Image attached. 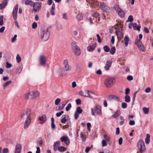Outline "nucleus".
I'll use <instances>...</instances> for the list:
<instances>
[{
  "mask_svg": "<svg viewBox=\"0 0 153 153\" xmlns=\"http://www.w3.org/2000/svg\"><path fill=\"white\" fill-rule=\"evenodd\" d=\"M39 93L38 91H33L26 94L25 96V98L26 100L34 99L38 97Z\"/></svg>",
  "mask_w": 153,
  "mask_h": 153,
  "instance_id": "f257e3e1",
  "label": "nucleus"
},
{
  "mask_svg": "<svg viewBox=\"0 0 153 153\" xmlns=\"http://www.w3.org/2000/svg\"><path fill=\"white\" fill-rule=\"evenodd\" d=\"M42 32L40 34L41 38L44 41L48 40L50 36V33L48 28H46L42 29Z\"/></svg>",
  "mask_w": 153,
  "mask_h": 153,
  "instance_id": "f03ea898",
  "label": "nucleus"
},
{
  "mask_svg": "<svg viewBox=\"0 0 153 153\" xmlns=\"http://www.w3.org/2000/svg\"><path fill=\"white\" fill-rule=\"evenodd\" d=\"M63 64L64 65V69L62 70L61 73L62 74L65 75L67 74V71L71 69V66L69 65L68 61L67 59H65L64 60Z\"/></svg>",
  "mask_w": 153,
  "mask_h": 153,
  "instance_id": "7ed1b4c3",
  "label": "nucleus"
},
{
  "mask_svg": "<svg viewBox=\"0 0 153 153\" xmlns=\"http://www.w3.org/2000/svg\"><path fill=\"white\" fill-rule=\"evenodd\" d=\"M94 111L97 114L100 115L102 114L101 108V106L98 104H96L95 105L94 109L93 108H91V114L93 116H94L95 114Z\"/></svg>",
  "mask_w": 153,
  "mask_h": 153,
  "instance_id": "20e7f679",
  "label": "nucleus"
},
{
  "mask_svg": "<svg viewBox=\"0 0 153 153\" xmlns=\"http://www.w3.org/2000/svg\"><path fill=\"white\" fill-rule=\"evenodd\" d=\"M31 113V110L27 109L24 110L21 114V118L23 120L30 118V115Z\"/></svg>",
  "mask_w": 153,
  "mask_h": 153,
  "instance_id": "39448f33",
  "label": "nucleus"
},
{
  "mask_svg": "<svg viewBox=\"0 0 153 153\" xmlns=\"http://www.w3.org/2000/svg\"><path fill=\"white\" fill-rule=\"evenodd\" d=\"M85 93L87 94V95H84V92H83L82 91H81L79 92V94L82 96L88 97L92 99H94L95 98L96 95L93 92L87 90L85 91Z\"/></svg>",
  "mask_w": 153,
  "mask_h": 153,
  "instance_id": "423d86ee",
  "label": "nucleus"
},
{
  "mask_svg": "<svg viewBox=\"0 0 153 153\" xmlns=\"http://www.w3.org/2000/svg\"><path fill=\"white\" fill-rule=\"evenodd\" d=\"M71 48L74 53L76 55L79 56L80 55V49L76 43L72 42L71 43Z\"/></svg>",
  "mask_w": 153,
  "mask_h": 153,
  "instance_id": "0eeeda50",
  "label": "nucleus"
},
{
  "mask_svg": "<svg viewBox=\"0 0 153 153\" xmlns=\"http://www.w3.org/2000/svg\"><path fill=\"white\" fill-rule=\"evenodd\" d=\"M116 29V33L118 38H121L123 37V34L122 33V28L120 25L116 24L115 27Z\"/></svg>",
  "mask_w": 153,
  "mask_h": 153,
  "instance_id": "6e6552de",
  "label": "nucleus"
},
{
  "mask_svg": "<svg viewBox=\"0 0 153 153\" xmlns=\"http://www.w3.org/2000/svg\"><path fill=\"white\" fill-rule=\"evenodd\" d=\"M137 146L139 149V151L141 152L145 151L146 148L144 141L142 139H140L137 143Z\"/></svg>",
  "mask_w": 153,
  "mask_h": 153,
  "instance_id": "1a4fd4ad",
  "label": "nucleus"
},
{
  "mask_svg": "<svg viewBox=\"0 0 153 153\" xmlns=\"http://www.w3.org/2000/svg\"><path fill=\"white\" fill-rule=\"evenodd\" d=\"M114 80V79L113 77L108 78L105 80V84L107 87H110L113 85Z\"/></svg>",
  "mask_w": 153,
  "mask_h": 153,
  "instance_id": "9d476101",
  "label": "nucleus"
},
{
  "mask_svg": "<svg viewBox=\"0 0 153 153\" xmlns=\"http://www.w3.org/2000/svg\"><path fill=\"white\" fill-rule=\"evenodd\" d=\"M39 65L42 66H45L46 64L47 61V58L45 56L40 55L39 58Z\"/></svg>",
  "mask_w": 153,
  "mask_h": 153,
  "instance_id": "9b49d317",
  "label": "nucleus"
},
{
  "mask_svg": "<svg viewBox=\"0 0 153 153\" xmlns=\"http://www.w3.org/2000/svg\"><path fill=\"white\" fill-rule=\"evenodd\" d=\"M41 2H35L34 3L33 9L32 12H33V11L35 12L39 11L41 8Z\"/></svg>",
  "mask_w": 153,
  "mask_h": 153,
  "instance_id": "f8f14e48",
  "label": "nucleus"
},
{
  "mask_svg": "<svg viewBox=\"0 0 153 153\" xmlns=\"http://www.w3.org/2000/svg\"><path fill=\"white\" fill-rule=\"evenodd\" d=\"M99 6L100 8L103 11L107 13H109L111 11L110 8L103 3H100L99 4Z\"/></svg>",
  "mask_w": 153,
  "mask_h": 153,
  "instance_id": "ddd939ff",
  "label": "nucleus"
},
{
  "mask_svg": "<svg viewBox=\"0 0 153 153\" xmlns=\"http://www.w3.org/2000/svg\"><path fill=\"white\" fill-rule=\"evenodd\" d=\"M136 43L137 46L139 49L143 52L145 51V48L144 46L142 45V42L141 40L136 39Z\"/></svg>",
  "mask_w": 153,
  "mask_h": 153,
  "instance_id": "4468645a",
  "label": "nucleus"
},
{
  "mask_svg": "<svg viewBox=\"0 0 153 153\" xmlns=\"http://www.w3.org/2000/svg\"><path fill=\"white\" fill-rule=\"evenodd\" d=\"M18 7V4H17L14 7L13 12V16L15 20L17 19V13Z\"/></svg>",
  "mask_w": 153,
  "mask_h": 153,
  "instance_id": "2eb2a0df",
  "label": "nucleus"
},
{
  "mask_svg": "<svg viewBox=\"0 0 153 153\" xmlns=\"http://www.w3.org/2000/svg\"><path fill=\"white\" fill-rule=\"evenodd\" d=\"M22 149V146L19 143L17 144L16 146L15 151V153H21Z\"/></svg>",
  "mask_w": 153,
  "mask_h": 153,
  "instance_id": "dca6fc26",
  "label": "nucleus"
},
{
  "mask_svg": "<svg viewBox=\"0 0 153 153\" xmlns=\"http://www.w3.org/2000/svg\"><path fill=\"white\" fill-rule=\"evenodd\" d=\"M112 61L111 60H108L106 61L104 68L106 71H108L109 68L111 66L112 64Z\"/></svg>",
  "mask_w": 153,
  "mask_h": 153,
  "instance_id": "f3484780",
  "label": "nucleus"
},
{
  "mask_svg": "<svg viewBox=\"0 0 153 153\" xmlns=\"http://www.w3.org/2000/svg\"><path fill=\"white\" fill-rule=\"evenodd\" d=\"M31 122V118L26 119L24 123V128L26 129L28 128Z\"/></svg>",
  "mask_w": 153,
  "mask_h": 153,
  "instance_id": "a211bd4d",
  "label": "nucleus"
},
{
  "mask_svg": "<svg viewBox=\"0 0 153 153\" xmlns=\"http://www.w3.org/2000/svg\"><path fill=\"white\" fill-rule=\"evenodd\" d=\"M108 99L110 101H111L113 100H117L118 99V98L115 95H111L108 96Z\"/></svg>",
  "mask_w": 153,
  "mask_h": 153,
  "instance_id": "6ab92c4d",
  "label": "nucleus"
},
{
  "mask_svg": "<svg viewBox=\"0 0 153 153\" xmlns=\"http://www.w3.org/2000/svg\"><path fill=\"white\" fill-rule=\"evenodd\" d=\"M96 44H95L92 45L88 46L87 48V50L89 51H93L96 47Z\"/></svg>",
  "mask_w": 153,
  "mask_h": 153,
  "instance_id": "aec40b11",
  "label": "nucleus"
},
{
  "mask_svg": "<svg viewBox=\"0 0 153 153\" xmlns=\"http://www.w3.org/2000/svg\"><path fill=\"white\" fill-rule=\"evenodd\" d=\"M68 102V101L67 100H65L62 102L61 103L59 107V109H62L65 106Z\"/></svg>",
  "mask_w": 153,
  "mask_h": 153,
  "instance_id": "412c9836",
  "label": "nucleus"
},
{
  "mask_svg": "<svg viewBox=\"0 0 153 153\" xmlns=\"http://www.w3.org/2000/svg\"><path fill=\"white\" fill-rule=\"evenodd\" d=\"M8 3L7 0H4L0 4V9H2L3 8L7 5Z\"/></svg>",
  "mask_w": 153,
  "mask_h": 153,
  "instance_id": "4be33fe9",
  "label": "nucleus"
},
{
  "mask_svg": "<svg viewBox=\"0 0 153 153\" xmlns=\"http://www.w3.org/2000/svg\"><path fill=\"white\" fill-rule=\"evenodd\" d=\"M133 27L134 30H137L139 31H140V25L137 26L136 23H134L133 24Z\"/></svg>",
  "mask_w": 153,
  "mask_h": 153,
  "instance_id": "5701e85b",
  "label": "nucleus"
},
{
  "mask_svg": "<svg viewBox=\"0 0 153 153\" xmlns=\"http://www.w3.org/2000/svg\"><path fill=\"white\" fill-rule=\"evenodd\" d=\"M129 39L128 36H125L124 39V42L125 44L126 47H127L129 41ZM123 40L122 42H123Z\"/></svg>",
  "mask_w": 153,
  "mask_h": 153,
  "instance_id": "b1692460",
  "label": "nucleus"
},
{
  "mask_svg": "<svg viewBox=\"0 0 153 153\" xmlns=\"http://www.w3.org/2000/svg\"><path fill=\"white\" fill-rule=\"evenodd\" d=\"M39 120L43 122H45L46 120V116L45 114H43L41 116L39 117Z\"/></svg>",
  "mask_w": 153,
  "mask_h": 153,
  "instance_id": "393cba45",
  "label": "nucleus"
},
{
  "mask_svg": "<svg viewBox=\"0 0 153 153\" xmlns=\"http://www.w3.org/2000/svg\"><path fill=\"white\" fill-rule=\"evenodd\" d=\"M43 142V140L41 137L39 138L37 141V144L39 146H42Z\"/></svg>",
  "mask_w": 153,
  "mask_h": 153,
  "instance_id": "a878e982",
  "label": "nucleus"
},
{
  "mask_svg": "<svg viewBox=\"0 0 153 153\" xmlns=\"http://www.w3.org/2000/svg\"><path fill=\"white\" fill-rule=\"evenodd\" d=\"M80 137L83 141H85L86 139L85 134L84 132H82L80 133Z\"/></svg>",
  "mask_w": 153,
  "mask_h": 153,
  "instance_id": "bb28decb",
  "label": "nucleus"
},
{
  "mask_svg": "<svg viewBox=\"0 0 153 153\" xmlns=\"http://www.w3.org/2000/svg\"><path fill=\"white\" fill-rule=\"evenodd\" d=\"M120 111L119 110H117L114 114L112 117L114 118H116L119 116L120 114Z\"/></svg>",
  "mask_w": 153,
  "mask_h": 153,
  "instance_id": "cd10ccee",
  "label": "nucleus"
},
{
  "mask_svg": "<svg viewBox=\"0 0 153 153\" xmlns=\"http://www.w3.org/2000/svg\"><path fill=\"white\" fill-rule=\"evenodd\" d=\"M58 150L60 152H63L65 151L67 149L66 148L62 146H59L58 148Z\"/></svg>",
  "mask_w": 153,
  "mask_h": 153,
  "instance_id": "c85d7f7f",
  "label": "nucleus"
},
{
  "mask_svg": "<svg viewBox=\"0 0 153 153\" xmlns=\"http://www.w3.org/2000/svg\"><path fill=\"white\" fill-rule=\"evenodd\" d=\"M150 135L147 134H146V137L145 139V143L146 144H148L150 142Z\"/></svg>",
  "mask_w": 153,
  "mask_h": 153,
  "instance_id": "c756f323",
  "label": "nucleus"
},
{
  "mask_svg": "<svg viewBox=\"0 0 153 153\" xmlns=\"http://www.w3.org/2000/svg\"><path fill=\"white\" fill-rule=\"evenodd\" d=\"M118 15L121 17H123L124 14H125V13L121 9V10L117 12Z\"/></svg>",
  "mask_w": 153,
  "mask_h": 153,
  "instance_id": "7c9ffc66",
  "label": "nucleus"
},
{
  "mask_svg": "<svg viewBox=\"0 0 153 153\" xmlns=\"http://www.w3.org/2000/svg\"><path fill=\"white\" fill-rule=\"evenodd\" d=\"M62 117V118L61 120V122L63 123H65L67 121V120L65 117V115H63Z\"/></svg>",
  "mask_w": 153,
  "mask_h": 153,
  "instance_id": "2f4dec72",
  "label": "nucleus"
},
{
  "mask_svg": "<svg viewBox=\"0 0 153 153\" xmlns=\"http://www.w3.org/2000/svg\"><path fill=\"white\" fill-rule=\"evenodd\" d=\"M125 101L127 102H129L130 101V97L129 96L126 95L125 97Z\"/></svg>",
  "mask_w": 153,
  "mask_h": 153,
  "instance_id": "473e14b6",
  "label": "nucleus"
},
{
  "mask_svg": "<svg viewBox=\"0 0 153 153\" xmlns=\"http://www.w3.org/2000/svg\"><path fill=\"white\" fill-rule=\"evenodd\" d=\"M51 127L53 129H54L55 128V126L54 124V119L53 117H52L51 118Z\"/></svg>",
  "mask_w": 153,
  "mask_h": 153,
  "instance_id": "72a5a7b5",
  "label": "nucleus"
},
{
  "mask_svg": "<svg viewBox=\"0 0 153 153\" xmlns=\"http://www.w3.org/2000/svg\"><path fill=\"white\" fill-rule=\"evenodd\" d=\"M82 110L81 109L80 107H78L76 108V110L75 112H76L77 113L80 114L82 112Z\"/></svg>",
  "mask_w": 153,
  "mask_h": 153,
  "instance_id": "f704fd0d",
  "label": "nucleus"
},
{
  "mask_svg": "<svg viewBox=\"0 0 153 153\" xmlns=\"http://www.w3.org/2000/svg\"><path fill=\"white\" fill-rule=\"evenodd\" d=\"M63 27L61 23H58L56 25V29L58 30H59L62 29Z\"/></svg>",
  "mask_w": 153,
  "mask_h": 153,
  "instance_id": "c9c22d12",
  "label": "nucleus"
},
{
  "mask_svg": "<svg viewBox=\"0 0 153 153\" xmlns=\"http://www.w3.org/2000/svg\"><path fill=\"white\" fill-rule=\"evenodd\" d=\"M110 53L112 54H113L116 51V49L115 47L113 46L112 47L111 50H110Z\"/></svg>",
  "mask_w": 153,
  "mask_h": 153,
  "instance_id": "e433bc0d",
  "label": "nucleus"
},
{
  "mask_svg": "<svg viewBox=\"0 0 153 153\" xmlns=\"http://www.w3.org/2000/svg\"><path fill=\"white\" fill-rule=\"evenodd\" d=\"M103 49L105 52H108L110 50L109 48L107 45H105L103 47Z\"/></svg>",
  "mask_w": 153,
  "mask_h": 153,
  "instance_id": "4c0bfd02",
  "label": "nucleus"
},
{
  "mask_svg": "<svg viewBox=\"0 0 153 153\" xmlns=\"http://www.w3.org/2000/svg\"><path fill=\"white\" fill-rule=\"evenodd\" d=\"M68 138V137L67 136H63L61 138L60 140L62 142L64 141L65 142V141H66V140H67Z\"/></svg>",
  "mask_w": 153,
  "mask_h": 153,
  "instance_id": "58836bf2",
  "label": "nucleus"
},
{
  "mask_svg": "<svg viewBox=\"0 0 153 153\" xmlns=\"http://www.w3.org/2000/svg\"><path fill=\"white\" fill-rule=\"evenodd\" d=\"M22 68L23 67L22 65H19L17 68V72L19 74L22 71Z\"/></svg>",
  "mask_w": 153,
  "mask_h": 153,
  "instance_id": "ea45409f",
  "label": "nucleus"
},
{
  "mask_svg": "<svg viewBox=\"0 0 153 153\" xmlns=\"http://www.w3.org/2000/svg\"><path fill=\"white\" fill-rule=\"evenodd\" d=\"M104 137L105 139V140L108 142H110V140L109 137L106 134H105L104 136Z\"/></svg>",
  "mask_w": 153,
  "mask_h": 153,
  "instance_id": "a19ab883",
  "label": "nucleus"
},
{
  "mask_svg": "<svg viewBox=\"0 0 153 153\" xmlns=\"http://www.w3.org/2000/svg\"><path fill=\"white\" fill-rule=\"evenodd\" d=\"M143 110L144 112V113L145 114H147L148 113L149 111V109L148 108H146V107H144L143 108Z\"/></svg>",
  "mask_w": 153,
  "mask_h": 153,
  "instance_id": "79ce46f5",
  "label": "nucleus"
},
{
  "mask_svg": "<svg viewBox=\"0 0 153 153\" xmlns=\"http://www.w3.org/2000/svg\"><path fill=\"white\" fill-rule=\"evenodd\" d=\"M133 20V18L132 15L129 16L128 19L126 21V22H131Z\"/></svg>",
  "mask_w": 153,
  "mask_h": 153,
  "instance_id": "37998d69",
  "label": "nucleus"
},
{
  "mask_svg": "<svg viewBox=\"0 0 153 153\" xmlns=\"http://www.w3.org/2000/svg\"><path fill=\"white\" fill-rule=\"evenodd\" d=\"M16 60L18 63L20 62L21 61V58L19 54H18L16 57Z\"/></svg>",
  "mask_w": 153,
  "mask_h": 153,
  "instance_id": "c03bdc74",
  "label": "nucleus"
},
{
  "mask_svg": "<svg viewBox=\"0 0 153 153\" xmlns=\"http://www.w3.org/2000/svg\"><path fill=\"white\" fill-rule=\"evenodd\" d=\"M12 82L11 81H7L3 85V87L4 88H5V87L7 85H9Z\"/></svg>",
  "mask_w": 153,
  "mask_h": 153,
  "instance_id": "a18cd8bd",
  "label": "nucleus"
},
{
  "mask_svg": "<svg viewBox=\"0 0 153 153\" xmlns=\"http://www.w3.org/2000/svg\"><path fill=\"white\" fill-rule=\"evenodd\" d=\"M71 107V103H69L66 107V110L67 111H69Z\"/></svg>",
  "mask_w": 153,
  "mask_h": 153,
  "instance_id": "49530a36",
  "label": "nucleus"
},
{
  "mask_svg": "<svg viewBox=\"0 0 153 153\" xmlns=\"http://www.w3.org/2000/svg\"><path fill=\"white\" fill-rule=\"evenodd\" d=\"M3 25V16H0V25L2 26Z\"/></svg>",
  "mask_w": 153,
  "mask_h": 153,
  "instance_id": "de8ad7c7",
  "label": "nucleus"
},
{
  "mask_svg": "<svg viewBox=\"0 0 153 153\" xmlns=\"http://www.w3.org/2000/svg\"><path fill=\"white\" fill-rule=\"evenodd\" d=\"M17 37V35H15L11 40V42L13 43L16 40V38Z\"/></svg>",
  "mask_w": 153,
  "mask_h": 153,
  "instance_id": "09e8293b",
  "label": "nucleus"
},
{
  "mask_svg": "<svg viewBox=\"0 0 153 153\" xmlns=\"http://www.w3.org/2000/svg\"><path fill=\"white\" fill-rule=\"evenodd\" d=\"M114 9L115 10L118 12L119 11L121 10V9L119 7L118 5H116L114 7Z\"/></svg>",
  "mask_w": 153,
  "mask_h": 153,
  "instance_id": "8fccbe9b",
  "label": "nucleus"
},
{
  "mask_svg": "<svg viewBox=\"0 0 153 153\" xmlns=\"http://www.w3.org/2000/svg\"><path fill=\"white\" fill-rule=\"evenodd\" d=\"M122 108H126L127 107V104L126 102H123L121 105Z\"/></svg>",
  "mask_w": 153,
  "mask_h": 153,
  "instance_id": "3c124183",
  "label": "nucleus"
},
{
  "mask_svg": "<svg viewBox=\"0 0 153 153\" xmlns=\"http://www.w3.org/2000/svg\"><path fill=\"white\" fill-rule=\"evenodd\" d=\"M61 100L59 98L56 99L55 101V103L56 105H57L59 104V103L60 102Z\"/></svg>",
  "mask_w": 153,
  "mask_h": 153,
  "instance_id": "603ef678",
  "label": "nucleus"
},
{
  "mask_svg": "<svg viewBox=\"0 0 153 153\" xmlns=\"http://www.w3.org/2000/svg\"><path fill=\"white\" fill-rule=\"evenodd\" d=\"M31 3H33V1L30 0H26L25 1V4L26 5H28Z\"/></svg>",
  "mask_w": 153,
  "mask_h": 153,
  "instance_id": "864d4df0",
  "label": "nucleus"
},
{
  "mask_svg": "<svg viewBox=\"0 0 153 153\" xmlns=\"http://www.w3.org/2000/svg\"><path fill=\"white\" fill-rule=\"evenodd\" d=\"M62 18L66 20H67L68 19L67 15L65 13H64L62 14Z\"/></svg>",
  "mask_w": 153,
  "mask_h": 153,
  "instance_id": "5fc2aeb1",
  "label": "nucleus"
},
{
  "mask_svg": "<svg viewBox=\"0 0 153 153\" xmlns=\"http://www.w3.org/2000/svg\"><path fill=\"white\" fill-rule=\"evenodd\" d=\"M102 144L103 147L106 146L107 145L106 141L104 140H102Z\"/></svg>",
  "mask_w": 153,
  "mask_h": 153,
  "instance_id": "6e6d98bb",
  "label": "nucleus"
},
{
  "mask_svg": "<svg viewBox=\"0 0 153 153\" xmlns=\"http://www.w3.org/2000/svg\"><path fill=\"white\" fill-rule=\"evenodd\" d=\"M92 16L95 17H98L99 16V14L97 12L95 13L92 14Z\"/></svg>",
  "mask_w": 153,
  "mask_h": 153,
  "instance_id": "4d7b16f0",
  "label": "nucleus"
},
{
  "mask_svg": "<svg viewBox=\"0 0 153 153\" xmlns=\"http://www.w3.org/2000/svg\"><path fill=\"white\" fill-rule=\"evenodd\" d=\"M76 102L77 105H79L81 103V100L79 99H77L76 100Z\"/></svg>",
  "mask_w": 153,
  "mask_h": 153,
  "instance_id": "13d9d810",
  "label": "nucleus"
},
{
  "mask_svg": "<svg viewBox=\"0 0 153 153\" xmlns=\"http://www.w3.org/2000/svg\"><path fill=\"white\" fill-rule=\"evenodd\" d=\"M12 66L11 64L9 63L8 62H7L6 63V67L7 68H9Z\"/></svg>",
  "mask_w": 153,
  "mask_h": 153,
  "instance_id": "bf43d9fd",
  "label": "nucleus"
},
{
  "mask_svg": "<svg viewBox=\"0 0 153 153\" xmlns=\"http://www.w3.org/2000/svg\"><path fill=\"white\" fill-rule=\"evenodd\" d=\"M79 114L77 113L76 112H75L74 113V118L75 120L77 119L78 118Z\"/></svg>",
  "mask_w": 153,
  "mask_h": 153,
  "instance_id": "052dcab7",
  "label": "nucleus"
},
{
  "mask_svg": "<svg viewBox=\"0 0 153 153\" xmlns=\"http://www.w3.org/2000/svg\"><path fill=\"white\" fill-rule=\"evenodd\" d=\"M96 36L97 37L98 42L99 43H100L101 42V38L100 36L99 35V34H97L96 35Z\"/></svg>",
  "mask_w": 153,
  "mask_h": 153,
  "instance_id": "680f3d73",
  "label": "nucleus"
},
{
  "mask_svg": "<svg viewBox=\"0 0 153 153\" xmlns=\"http://www.w3.org/2000/svg\"><path fill=\"white\" fill-rule=\"evenodd\" d=\"M130 92V90L128 88H126L125 89V94L126 95L128 94Z\"/></svg>",
  "mask_w": 153,
  "mask_h": 153,
  "instance_id": "e2e57ef3",
  "label": "nucleus"
},
{
  "mask_svg": "<svg viewBox=\"0 0 153 153\" xmlns=\"http://www.w3.org/2000/svg\"><path fill=\"white\" fill-rule=\"evenodd\" d=\"M37 27V23L35 22H34L32 24V27L33 29L36 28Z\"/></svg>",
  "mask_w": 153,
  "mask_h": 153,
  "instance_id": "0e129e2a",
  "label": "nucleus"
},
{
  "mask_svg": "<svg viewBox=\"0 0 153 153\" xmlns=\"http://www.w3.org/2000/svg\"><path fill=\"white\" fill-rule=\"evenodd\" d=\"M127 79L128 80L131 81L133 79V77L132 76L129 75L127 76Z\"/></svg>",
  "mask_w": 153,
  "mask_h": 153,
  "instance_id": "69168bd1",
  "label": "nucleus"
},
{
  "mask_svg": "<svg viewBox=\"0 0 153 153\" xmlns=\"http://www.w3.org/2000/svg\"><path fill=\"white\" fill-rule=\"evenodd\" d=\"M129 124L131 126L134 125L135 124V122L134 120H131L129 122Z\"/></svg>",
  "mask_w": 153,
  "mask_h": 153,
  "instance_id": "338daca9",
  "label": "nucleus"
},
{
  "mask_svg": "<svg viewBox=\"0 0 153 153\" xmlns=\"http://www.w3.org/2000/svg\"><path fill=\"white\" fill-rule=\"evenodd\" d=\"M8 151L9 150L8 148H4L3 149V153H7Z\"/></svg>",
  "mask_w": 153,
  "mask_h": 153,
  "instance_id": "774afa93",
  "label": "nucleus"
}]
</instances>
